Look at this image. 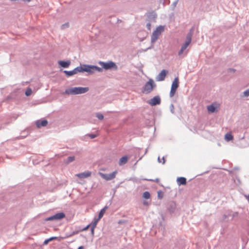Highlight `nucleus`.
<instances>
[{
  "label": "nucleus",
  "instance_id": "15",
  "mask_svg": "<svg viewBox=\"0 0 249 249\" xmlns=\"http://www.w3.org/2000/svg\"><path fill=\"white\" fill-rule=\"evenodd\" d=\"M177 182L179 185H185L186 184V179L184 177H179L177 178Z\"/></svg>",
  "mask_w": 249,
  "mask_h": 249
},
{
  "label": "nucleus",
  "instance_id": "12",
  "mask_svg": "<svg viewBox=\"0 0 249 249\" xmlns=\"http://www.w3.org/2000/svg\"><path fill=\"white\" fill-rule=\"evenodd\" d=\"M91 173L89 171H86L83 173L76 174L75 176L80 178H84L90 177Z\"/></svg>",
  "mask_w": 249,
  "mask_h": 249
},
{
  "label": "nucleus",
  "instance_id": "30",
  "mask_svg": "<svg viewBox=\"0 0 249 249\" xmlns=\"http://www.w3.org/2000/svg\"><path fill=\"white\" fill-rule=\"evenodd\" d=\"M146 27L147 28V29L149 30H151V24L150 23H148L147 24H146Z\"/></svg>",
  "mask_w": 249,
  "mask_h": 249
},
{
  "label": "nucleus",
  "instance_id": "41",
  "mask_svg": "<svg viewBox=\"0 0 249 249\" xmlns=\"http://www.w3.org/2000/svg\"><path fill=\"white\" fill-rule=\"evenodd\" d=\"M65 26H68V24H65Z\"/></svg>",
  "mask_w": 249,
  "mask_h": 249
},
{
  "label": "nucleus",
  "instance_id": "17",
  "mask_svg": "<svg viewBox=\"0 0 249 249\" xmlns=\"http://www.w3.org/2000/svg\"><path fill=\"white\" fill-rule=\"evenodd\" d=\"M65 216L63 213H59L54 215L55 219L59 220L63 218Z\"/></svg>",
  "mask_w": 249,
  "mask_h": 249
},
{
  "label": "nucleus",
  "instance_id": "37",
  "mask_svg": "<svg viewBox=\"0 0 249 249\" xmlns=\"http://www.w3.org/2000/svg\"><path fill=\"white\" fill-rule=\"evenodd\" d=\"M247 199L249 201V195L246 197Z\"/></svg>",
  "mask_w": 249,
  "mask_h": 249
},
{
  "label": "nucleus",
  "instance_id": "11",
  "mask_svg": "<svg viewBox=\"0 0 249 249\" xmlns=\"http://www.w3.org/2000/svg\"><path fill=\"white\" fill-rule=\"evenodd\" d=\"M167 73V71L165 70H163L161 71L158 75L156 80L158 81H161L164 80L166 75Z\"/></svg>",
  "mask_w": 249,
  "mask_h": 249
},
{
  "label": "nucleus",
  "instance_id": "31",
  "mask_svg": "<svg viewBox=\"0 0 249 249\" xmlns=\"http://www.w3.org/2000/svg\"><path fill=\"white\" fill-rule=\"evenodd\" d=\"M50 241H51V240H50L49 239H46L44 241V244L47 245Z\"/></svg>",
  "mask_w": 249,
  "mask_h": 249
},
{
  "label": "nucleus",
  "instance_id": "20",
  "mask_svg": "<svg viewBox=\"0 0 249 249\" xmlns=\"http://www.w3.org/2000/svg\"><path fill=\"white\" fill-rule=\"evenodd\" d=\"M142 196L145 199H148L150 197V194L148 192H145L143 193Z\"/></svg>",
  "mask_w": 249,
  "mask_h": 249
},
{
  "label": "nucleus",
  "instance_id": "23",
  "mask_svg": "<svg viewBox=\"0 0 249 249\" xmlns=\"http://www.w3.org/2000/svg\"><path fill=\"white\" fill-rule=\"evenodd\" d=\"M163 196V193L162 191H159L158 192V197L159 199L162 198Z\"/></svg>",
  "mask_w": 249,
  "mask_h": 249
},
{
  "label": "nucleus",
  "instance_id": "4",
  "mask_svg": "<svg viewBox=\"0 0 249 249\" xmlns=\"http://www.w3.org/2000/svg\"><path fill=\"white\" fill-rule=\"evenodd\" d=\"M164 27L163 26H159L157 27L156 30L153 32L151 36V42H155L159 38V36L164 31Z\"/></svg>",
  "mask_w": 249,
  "mask_h": 249
},
{
  "label": "nucleus",
  "instance_id": "32",
  "mask_svg": "<svg viewBox=\"0 0 249 249\" xmlns=\"http://www.w3.org/2000/svg\"><path fill=\"white\" fill-rule=\"evenodd\" d=\"M150 180L153 181H155V182H156L158 183V182H159V181H160V179H159V178H156V179H154V180L150 179Z\"/></svg>",
  "mask_w": 249,
  "mask_h": 249
},
{
  "label": "nucleus",
  "instance_id": "28",
  "mask_svg": "<svg viewBox=\"0 0 249 249\" xmlns=\"http://www.w3.org/2000/svg\"><path fill=\"white\" fill-rule=\"evenodd\" d=\"M54 219H55V218H54V215H53V216H50V217L46 218V221H51V220H53Z\"/></svg>",
  "mask_w": 249,
  "mask_h": 249
},
{
  "label": "nucleus",
  "instance_id": "21",
  "mask_svg": "<svg viewBox=\"0 0 249 249\" xmlns=\"http://www.w3.org/2000/svg\"><path fill=\"white\" fill-rule=\"evenodd\" d=\"M74 160H75V157L74 156L69 157L67 159V163H68L71 162H72V161H74Z\"/></svg>",
  "mask_w": 249,
  "mask_h": 249
},
{
  "label": "nucleus",
  "instance_id": "25",
  "mask_svg": "<svg viewBox=\"0 0 249 249\" xmlns=\"http://www.w3.org/2000/svg\"><path fill=\"white\" fill-rule=\"evenodd\" d=\"M100 220V219L99 218H97V219H94V221L93 222V225H92V227H93V228H95L98 222V221Z\"/></svg>",
  "mask_w": 249,
  "mask_h": 249
},
{
  "label": "nucleus",
  "instance_id": "22",
  "mask_svg": "<svg viewBox=\"0 0 249 249\" xmlns=\"http://www.w3.org/2000/svg\"><path fill=\"white\" fill-rule=\"evenodd\" d=\"M32 90L31 89L28 88L25 92V94L26 96H30L32 94Z\"/></svg>",
  "mask_w": 249,
  "mask_h": 249
},
{
  "label": "nucleus",
  "instance_id": "33",
  "mask_svg": "<svg viewBox=\"0 0 249 249\" xmlns=\"http://www.w3.org/2000/svg\"><path fill=\"white\" fill-rule=\"evenodd\" d=\"M89 225H88L87 227H86L84 229H83V231H86V230H87L89 227Z\"/></svg>",
  "mask_w": 249,
  "mask_h": 249
},
{
  "label": "nucleus",
  "instance_id": "40",
  "mask_svg": "<svg viewBox=\"0 0 249 249\" xmlns=\"http://www.w3.org/2000/svg\"><path fill=\"white\" fill-rule=\"evenodd\" d=\"M65 26H68V24H65Z\"/></svg>",
  "mask_w": 249,
  "mask_h": 249
},
{
  "label": "nucleus",
  "instance_id": "27",
  "mask_svg": "<svg viewBox=\"0 0 249 249\" xmlns=\"http://www.w3.org/2000/svg\"><path fill=\"white\" fill-rule=\"evenodd\" d=\"M244 95L246 97H248L249 96V89L244 91Z\"/></svg>",
  "mask_w": 249,
  "mask_h": 249
},
{
  "label": "nucleus",
  "instance_id": "1",
  "mask_svg": "<svg viewBox=\"0 0 249 249\" xmlns=\"http://www.w3.org/2000/svg\"><path fill=\"white\" fill-rule=\"evenodd\" d=\"M95 71H102V68L95 66L82 65L79 67H77L72 71H65L64 72L67 75L70 76L77 73L78 72H87L90 74H92Z\"/></svg>",
  "mask_w": 249,
  "mask_h": 249
},
{
  "label": "nucleus",
  "instance_id": "10",
  "mask_svg": "<svg viewBox=\"0 0 249 249\" xmlns=\"http://www.w3.org/2000/svg\"><path fill=\"white\" fill-rule=\"evenodd\" d=\"M220 105L219 104L215 103L208 106L207 107V110L210 113H213L217 111Z\"/></svg>",
  "mask_w": 249,
  "mask_h": 249
},
{
  "label": "nucleus",
  "instance_id": "29",
  "mask_svg": "<svg viewBox=\"0 0 249 249\" xmlns=\"http://www.w3.org/2000/svg\"><path fill=\"white\" fill-rule=\"evenodd\" d=\"M89 136L91 139H93L97 136V135L95 134H89Z\"/></svg>",
  "mask_w": 249,
  "mask_h": 249
},
{
  "label": "nucleus",
  "instance_id": "6",
  "mask_svg": "<svg viewBox=\"0 0 249 249\" xmlns=\"http://www.w3.org/2000/svg\"><path fill=\"white\" fill-rule=\"evenodd\" d=\"M192 37L190 35H188L186 37L185 42L182 45L180 50L178 53V55L182 54L184 51L186 49L191 42Z\"/></svg>",
  "mask_w": 249,
  "mask_h": 249
},
{
  "label": "nucleus",
  "instance_id": "14",
  "mask_svg": "<svg viewBox=\"0 0 249 249\" xmlns=\"http://www.w3.org/2000/svg\"><path fill=\"white\" fill-rule=\"evenodd\" d=\"M71 62L68 60L67 61H59L58 64L63 68H68L70 65Z\"/></svg>",
  "mask_w": 249,
  "mask_h": 249
},
{
  "label": "nucleus",
  "instance_id": "35",
  "mask_svg": "<svg viewBox=\"0 0 249 249\" xmlns=\"http://www.w3.org/2000/svg\"><path fill=\"white\" fill-rule=\"evenodd\" d=\"M95 228H93V227H91V233L93 234L94 233V229Z\"/></svg>",
  "mask_w": 249,
  "mask_h": 249
},
{
  "label": "nucleus",
  "instance_id": "7",
  "mask_svg": "<svg viewBox=\"0 0 249 249\" xmlns=\"http://www.w3.org/2000/svg\"><path fill=\"white\" fill-rule=\"evenodd\" d=\"M99 64L105 70H108L114 68L115 69H117L116 64L112 61L108 62H99Z\"/></svg>",
  "mask_w": 249,
  "mask_h": 249
},
{
  "label": "nucleus",
  "instance_id": "34",
  "mask_svg": "<svg viewBox=\"0 0 249 249\" xmlns=\"http://www.w3.org/2000/svg\"><path fill=\"white\" fill-rule=\"evenodd\" d=\"M56 238H57L56 237H51V238H49V239L51 240V241H52V240H53V239H55Z\"/></svg>",
  "mask_w": 249,
  "mask_h": 249
},
{
  "label": "nucleus",
  "instance_id": "9",
  "mask_svg": "<svg viewBox=\"0 0 249 249\" xmlns=\"http://www.w3.org/2000/svg\"><path fill=\"white\" fill-rule=\"evenodd\" d=\"M160 102L161 100L160 96H156L147 101L148 104L152 106L160 105Z\"/></svg>",
  "mask_w": 249,
  "mask_h": 249
},
{
  "label": "nucleus",
  "instance_id": "19",
  "mask_svg": "<svg viewBox=\"0 0 249 249\" xmlns=\"http://www.w3.org/2000/svg\"><path fill=\"white\" fill-rule=\"evenodd\" d=\"M233 139V136L230 133H228L225 135V139L227 142L232 140Z\"/></svg>",
  "mask_w": 249,
  "mask_h": 249
},
{
  "label": "nucleus",
  "instance_id": "16",
  "mask_svg": "<svg viewBox=\"0 0 249 249\" xmlns=\"http://www.w3.org/2000/svg\"><path fill=\"white\" fill-rule=\"evenodd\" d=\"M127 160L128 158L126 156H124L120 159L119 164L120 165H122L125 164L127 162Z\"/></svg>",
  "mask_w": 249,
  "mask_h": 249
},
{
  "label": "nucleus",
  "instance_id": "38",
  "mask_svg": "<svg viewBox=\"0 0 249 249\" xmlns=\"http://www.w3.org/2000/svg\"><path fill=\"white\" fill-rule=\"evenodd\" d=\"M143 204H145V205H146L147 203H146V202H143Z\"/></svg>",
  "mask_w": 249,
  "mask_h": 249
},
{
  "label": "nucleus",
  "instance_id": "26",
  "mask_svg": "<svg viewBox=\"0 0 249 249\" xmlns=\"http://www.w3.org/2000/svg\"><path fill=\"white\" fill-rule=\"evenodd\" d=\"M158 160H159V162H160V163L161 162L162 164H164L165 161V160L164 157H162L161 160L160 159V158L159 157Z\"/></svg>",
  "mask_w": 249,
  "mask_h": 249
},
{
  "label": "nucleus",
  "instance_id": "39",
  "mask_svg": "<svg viewBox=\"0 0 249 249\" xmlns=\"http://www.w3.org/2000/svg\"><path fill=\"white\" fill-rule=\"evenodd\" d=\"M119 224H121V221H120L119 222Z\"/></svg>",
  "mask_w": 249,
  "mask_h": 249
},
{
  "label": "nucleus",
  "instance_id": "18",
  "mask_svg": "<svg viewBox=\"0 0 249 249\" xmlns=\"http://www.w3.org/2000/svg\"><path fill=\"white\" fill-rule=\"evenodd\" d=\"M107 209V207H105L104 208H103L100 212L98 215V218L101 219L103 216L104 214H105L106 211Z\"/></svg>",
  "mask_w": 249,
  "mask_h": 249
},
{
  "label": "nucleus",
  "instance_id": "13",
  "mask_svg": "<svg viewBox=\"0 0 249 249\" xmlns=\"http://www.w3.org/2000/svg\"><path fill=\"white\" fill-rule=\"evenodd\" d=\"M48 124V121L46 120H38L36 122V125L39 128L42 126H45Z\"/></svg>",
  "mask_w": 249,
  "mask_h": 249
},
{
  "label": "nucleus",
  "instance_id": "8",
  "mask_svg": "<svg viewBox=\"0 0 249 249\" xmlns=\"http://www.w3.org/2000/svg\"><path fill=\"white\" fill-rule=\"evenodd\" d=\"M117 173V171H115L109 174H106L100 172L99 173V174L104 179L106 180H110L113 179L116 177Z\"/></svg>",
  "mask_w": 249,
  "mask_h": 249
},
{
  "label": "nucleus",
  "instance_id": "3",
  "mask_svg": "<svg viewBox=\"0 0 249 249\" xmlns=\"http://www.w3.org/2000/svg\"><path fill=\"white\" fill-rule=\"evenodd\" d=\"M156 87L154 80L150 79L142 88V92L144 94H148L150 93L153 89Z\"/></svg>",
  "mask_w": 249,
  "mask_h": 249
},
{
  "label": "nucleus",
  "instance_id": "24",
  "mask_svg": "<svg viewBox=\"0 0 249 249\" xmlns=\"http://www.w3.org/2000/svg\"><path fill=\"white\" fill-rule=\"evenodd\" d=\"M96 116L99 119V120H103L104 119V116L100 113H98L96 114Z\"/></svg>",
  "mask_w": 249,
  "mask_h": 249
},
{
  "label": "nucleus",
  "instance_id": "2",
  "mask_svg": "<svg viewBox=\"0 0 249 249\" xmlns=\"http://www.w3.org/2000/svg\"><path fill=\"white\" fill-rule=\"evenodd\" d=\"M89 90L88 87H74L67 89L65 93L67 94H79L87 92Z\"/></svg>",
  "mask_w": 249,
  "mask_h": 249
},
{
  "label": "nucleus",
  "instance_id": "36",
  "mask_svg": "<svg viewBox=\"0 0 249 249\" xmlns=\"http://www.w3.org/2000/svg\"><path fill=\"white\" fill-rule=\"evenodd\" d=\"M84 249V248H83V246H80V247H79L78 248V249Z\"/></svg>",
  "mask_w": 249,
  "mask_h": 249
},
{
  "label": "nucleus",
  "instance_id": "5",
  "mask_svg": "<svg viewBox=\"0 0 249 249\" xmlns=\"http://www.w3.org/2000/svg\"><path fill=\"white\" fill-rule=\"evenodd\" d=\"M179 86V79L178 78L176 77L172 82L171 90L170 92V96L172 97L176 93V90Z\"/></svg>",
  "mask_w": 249,
  "mask_h": 249
}]
</instances>
